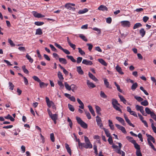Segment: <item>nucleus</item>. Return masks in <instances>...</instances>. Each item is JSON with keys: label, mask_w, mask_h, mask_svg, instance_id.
<instances>
[{"label": "nucleus", "mask_w": 156, "mask_h": 156, "mask_svg": "<svg viewBox=\"0 0 156 156\" xmlns=\"http://www.w3.org/2000/svg\"><path fill=\"white\" fill-rule=\"evenodd\" d=\"M76 119L78 123L80 125V126L82 127L84 129L87 128V124L84 122L80 117H76Z\"/></svg>", "instance_id": "nucleus-1"}, {"label": "nucleus", "mask_w": 156, "mask_h": 156, "mask_svg": "<svg viewBox=\"0 0 156 156\" xmlns=\"http://www.w3.org/2000/svg\"><path fill=\"white\" fill-rule=\"evenodd\" d=\"M47 111L49 116L52 120L57 119L58 117L57 114H53L49 109H48Z\"/></svg>", "instance_id": "nucleus-2"}, {"label": "nucleus", "mask_w": 156, "mask_h": 156, "mask_svg": "<svg viewBox=\"0 0 156 156\" xmlns=\"http://www.w3.org/2000/svg\"><path fill=\"white\" fill-rule=\"evenodd\" d=\"M96 121L97 122V125L99 126L100 128L102 129L103 128H104L101 119L98 116H97L96 117Z\"/></svg>", "instance_id": "nucleus-3"}, {"label": "nucleus", "mask_w": 156, "mask_h": 156, "mask_svg": "<svg viewBox=\"0 0 156 156\" xmlns=\"http://www.w3.org/2000/svg\"><path fill=\"white\" fill-rule=\"evenodd\" d=\"M121 26L123 27H129L130 26V22L129 21H122L121 22Z\"/></svg>", "instance_id": "nucleus-4"}, {"label": "nucleus", "mask_w": 156, "mask_h": 156, "mask_svg": "<svg viewBox=\"0 0 156 156\" xmlns=\"http://www.w3.org/2000/svg\"><path fill=\"white\" fill-rule=\"evenodd\" d=\"M64 95L66 97L68 98L71 101L73 102L76 101V99L74 96H71V95L67 93H65Z\"/></svg>", "instance_id": "nucleus-5"}, {"label": "nucleus", "mask_w": 156, "mask_h": 156, "mask_svg": "<svg viewBox=\"0 0 156 156\" xmlns=\"http://www.w3.org/2000/svg\"><path fill=\"white\" fill-rule=\"evenodd\" d=\"M32 12L34 16L36 18H40L43 17L44 16V15H43L41 13H38L35 11H33Z\"/></svg>", "instance_id": "nucleus-6"}, {"label": "nucleus", "mask_w": 156, "mask_h": 156, "mask_svg": "<svg viewBox=\"0 0 156 156\" xmlns=\"http://www.w3.org/2000/svg\"><path fill=\"white\" fill-rule=\"evenodd\" d=\"M98 9L103 11H107L108 10V8L105 6L103 5H100L98 7Z\"/></svg>", "instance_id": "nucleus-7"}, {"label": "nucleus", "mask_w": 156, "mask_h": 156, "mask_svg": "<svg viewBox=\"0 0 156 156\" xmlns=\"http://www.w3.org/2000/svg\"><path fill=\"white\" fill-rule=\"evenodd\" d=\"M87 84L89 88H94L96 87V86L89 80H87Z\"/></svg>", "instance_id": "nucleus-8"}, {"label": "nucleus", "mask_w": 156, "mask_h": 156, "mask_svg": "<svg viewBox=\"0 0 156 156\" xmlns=\"http://www.w3.org/2000/svg\"><path fill=\"white\" fill-rule=\"evenodd\" d=\"M82 63L84 64L89 66H91L93 64L92 61H88L86 59H83L82 61Z\"/></svg>", "instance_id": "nucleus-9"}, {"label": "nucleus", "mask_w": 156, "mask_h": 156, "mask_svg": "<svg viewBox=\"0 0 156 156\" xmlns=\"http://www.w3.org/2000/svg\"><path fill=\"white\" fill-rule=\"evenodd\" d=\"M116 119L120 122L123 125L125 126L126 124L124 120L122 118L119 117H116Z\"/></svg>", "instance_id": "nucleus-10"}, {"label": "nucleus", "mask_w": 156, "mask_h": 156, "mask_svg": "<svg viewBox=\"0 0 156 156\" xmlns=\"http://www.w3.org/2000/svg\"><path fill=\"white\" fill-rule=\"evenodd\" d=\"M77 101L78 103L80 105L79 106V108L82 109H83L84 108V105L82 102L79 98L77 99Z\"/></svg>", "instance_id": "nucleus-11"}, {"label": "nucleus", "mask_w": 156, "mask_h": 156, "mask_svg": "<svg viewBox=\"0 0 156 156\" xmlns=\"http://www.w3.org/2000/svg\"><path fill=\"white\" fill-rule=\"evenodd\" d=\"M88 75L89 77L94 81L96 82L98 80L95 76L90 72L88 73Z\"/></svg>", "instance_id": "nucleus-12"}, {"label": "nucleus", "mask_w": 156, "mask_h": 156, "mask_svg": "<svg viewBox=\"0 0 156 156\" xmlns=\"http://www.w3.org/2000/svg\"><path fill=\"white\" fill-rule=\"evenodd\" d=\"M116 71L120 74L122 75L124 74L123 72L122 71V69L119 66L117 65L115 67Z\"/></svg>", "instance_id": "nucleus-13"}, {"label": "nucleus", "mask_w": 156, "mask_h": 156, "mask_svg": "<svg viewBox=\"0 0 156 156\" xmlns=\"http://www.w3.org/2000/svg\"><path fill=\"white\" fill-rule=\"evenodd\" d=\"M104 84L105 86L107 88L111 89L112 87L111 86H109V83L108 81V80L106 79L105 78L104 80Z\"/></svg>", "instance_id": "nucleus-14"}, {"label": "nucleus", "mask_w": 156, "mask_h": 156, "mask_svg": "<svg viewBox=\"0 0 156 156\" xmlns=\"http://www.w3.org/2000/svg\"><path fill=\"white\" fill-rule=\"evenodd\" d=\"M139 33L142 37H143L145 34L146 31L144 28H142L139 31Z\"/></svg>", "instance_id": "nucleus-15"}, {"label": "nucleus", "mask_w": 156, "mask_h": 156, "mask_svg": "<svg viewBox=\"0 0 156 156\" xmlns=\"http://www.w3.org/2000/svg\"><path fill=\"white\" fill-rule=\"evenodd\" d=\"M77 71L78 73L80 75H83L84 74V72L82 70L81 66H78L76 68Z\"/></svg>", "instance_id": "nucleus-16"}, {"label": "nucleus", "mask_w": 156, "mask_h": 156, "mask_svg": "<svg viewBox=\"0 0 156 156\" xmlns=\"http://www.w3.org/2000/svg\"><path fill=\"white\" fill-rule=\"evenodd\" d=\"M134 147L137 150L136 151H140V146L136 143L135 141L133 144Z\"/></svg>", "instance_id": "nucleus-17"}, {"label": "nucleus", "mask_w": 156, "mask_h": 156, "mask_svg": "<svg viewBox=\"0 0 156 156\" xmlns=\"http://www.w3.org/2000/svg\"><path fill=\"white\" fill-rule=\"evenodd\" d=\"M88 107L90 111V112L92 115L93 116H95V113L91 105H89L88 106Z\"/></svg>", "instance_id": "nucleus-18"}, {"label": "nucleus", "mask_w": 156, "mask_h": 156, "mask_svg": "<svg viewBox=\"0 0 156 156\" xmlns=\"http://www.w3.org/2000/svg\"><path fill=\"white\" fill-rule=\"evenodd\" d=\"M84 148L86 149L92 148V145L90 142L86 143V145L84 146Z\"/></svg>", "instance_id": "nucleus-19"}, {"label": "nucleus", "mask_w": 156, "mask_h": 156, "mask_svg": "<svg viewBox=\"0 0 156 156\" xmlns=\"http://www.w3.org/2000/svg\"><path fill=\"white\" fill-rule=\"evenodd\" d=\"M112 104L113 106H114V105H117L119 106L120 105V104L118 103V101L115 99H112Z\"/></svg>", "instance_id": "nucleus-20"}, {"label": "nucleus", "mask_w": 156, "mask_h": 156, "mask_svg": "<svg viewBox=\"0 0 156 156\" xmlns=\"http://www.w3.org/2000/svg\"><path fill=\"white\" fill-rule=\"evenodd\" d=\"M65 147L66 149L67 150V152L69 154L71 155V151L70 147H69V145L67 144H65Z\"/></svg>", "instance_id": "nucleus-21"}, {"label": "nucleus", "mask_w": 156, "mask_h": 156, "mask_svg": "<svg viewBox=\"0 0 156 156\" xmlns=\"http://www.w3.org/2000/svg\"><path fill=\"white\" fill-rule=\"evenodd\" d=\"M126 139L130 142L133 144L136 141L133 139V137L130 136H126Z\"/></svg>", "instance_id": "nucleus-22"}, {"label": "nucleus", "mask_w": 156, "mask_h": 156, "mask_svg": "<svg viewBox=\"0 0 156 156\" xmlns=\"http://www.w3.org/2000/svg\"><path fill=\"white\" fill-rule=\"evenodd\" d=\"M58 76L60 80H63L64 78L62 75V73L60 71H58Z\"/></svg>", "instance_id": "nucleus-23"}, {"label": "nucleus", "mask_w": 156, "mask_h": 156, "mask_svg": "<svg viewBox=\"0 0 156 156\" xmlns=\"http://www.w3.org/2000/svg\"><path fill=\"white\" fill-rule=\"evenodd\" d=\"M142 26V25L141 23H137L134 25L133 27V29H135L139 27H141Z\"/></svg>", "instance_id": "nucleus-24"}, {"label": "nucleus", "mask_w": 156, "mask_h": 156, "mask_svg": "<svg viewBox=\"0 0 156 156\" xmlns=\"http://www.w3.org/2000/svg\"><path fill=\"white\" fill-rule=\"evenodd\" d=\"M88 11V10L87 9L85 8L83 10H80L78 12V13L79 14H82L87 12Z\"/></svg>", "instance_id": "nucleus-25"}, {"label": "nucleus", "mask_w": 156, "mask_h": 156, "mask_svg": "<svg viewBox=\"0 0 156 156\" xmlns=\"http://www.w3.org/2000/svg\"><path fill=\"white\" fill-rule=\"evenodd\" d=\"M146 136L147 137V140L148 142H151V141L154 138V137L151 135L147 133L146 134Z\"/></svg>", "instance_id": "nucleus-26"}, {"label": "nucleus", "mask_w": 156, "mask_h": 156, "mask_svg": "<svg viewBox=\"0 0 156 156\" xmlns=\"http://www.w3.org/2000/svg\"><path fill=\"white\" fill-rule=\"evenodd\" d=\"M4 118L6 119H9L11 121L13 122L15 119L9 114H8L7 116H5Z\"/></svg>", "instance_id": "nucleus-27"}, {"label": "nucleus", "mask_w": 156, "mask_h": 156, "mask_svg": "<svg viewBox=\"0 0 156 156\" xmlns=\"http://www.w3.org/2000/svg\"><path fill=\"white\" fill-rule=\"evenodd\" d=\"M108 124L109 126L110 127V129L112 130H113L114 129V125L113 124V123L112 121L110 120H109L108 121Z\"/></svg>", "instance_id": "nucleus-28"}, {"label": "nucleus", "mask_w": 156, "mask_h": 156, "mask_svg": "<svg viewBox=\"0 0 156 156\" xmlns=\"http://www.w3.org/2000/svg\"><path fill=\"white\" fill-rule=\"evenodd\" d=\"M59 61L60 62L64 64H66L67 63L66 59L64 58H59Z\"/></svg>", "instance_id": "nucleus-29"}, {"label": "nucleus", "mask_w": 156, "mask_h": 156, "mask_svg": "<svg viewBox=\"0 0 156 156\" xmlns=\"http://www.w3.org/2000/svg\"><path fill=\"white\" fill-rule=\"evenodd\" d=\"M117 153L119 154H122L121 156H125V153L122 151H121L120 149H118L116 151H115Z\"/></svg>", "instance_id": "nucleus-30"}, {"label": "nucleus", "mask_w": 156, "mask_h": 156, "mask_svg": "<svg viewBox=\"0 0 156 156\" xmlns=\"http://www.w3.org/2000/svg\"><path fill=\"white\" fill-rule=\"evenodd\" d=\"M104 131L105 134L107 137H109L111 136H110V134L109 132V131L107 129H106L105 128H103L102 129Z\"/></svg>", "instance_id": "nucleus-31"}, {"label": "nucleus", "mask_w": 156, "mask_h": 156, "mask_svg": "<svg viewBox=\"0 0 156 156\" xmlns=\"http://www.w3.org/2000/svg\"><path fill=\"white\" fill-rule=\"evenodd\" d=\"M71 90L73 92H74L75 90H76L77 89V87L76 85L72 84L71 85Z\"/></svg>", "instance_id": "nucleus-32"}, {"label": "nucleus", "mask_w": 156, "mask_h": 156, "mask_svg": "<svg viewBox=\"0 0 156 156\" xmlns=\"http://www.w3.org/2000/svg\"><path fill=\"white\" fill-rule=\"evenodd\" d=\"M64 85L66 88L68 90H71V85L69 86L67 82H65L64 83Z\"/></svg>", "instance_id": "nucleus-33"}, {"label": "nucleus", "mask_w": 156, "mask_h": 156, "mask_svg": "<svg viewBox=\"0 0 156 156\" xmlns=\"http://www.w3.org/2000/svg\"><path fill=\"white\" fill-rule=\"evenodd\" d=\"M26 57L28 59L29 62L32 63L33 62L34 60L27 53L26 56Z\"/></svg>", "instance_id": "nucleus-34"}, {"label": "nucleus", "mask_w": 156, "mask_h": 156, "mask_svg": "<svg viewBox=\"0 0 156 156\" xmlns=\"http://www.w3.org/2000/svg\"><path fill=\"white\" fill-rule=\"evenodd\" d=\"M119 98L120 99V101H122L123 103H124V104H126V101L124 98L122 96V95H119Z\"/></svg>", "instance_id": "nucleus-35"}, {"label": "nucleus", "mask_w": 156, "mask_h": 156, "mask_svg": "<svg viewBox=\"0 0 156 156\" xmlns=\"http://www.w3.org/2000/svg\"><path fill=\"white\" fill-rule=\"evenodd\" d=\"M43 33L41 29L40 28H38L36 30V34L37 35H41Z\"/></svg>", "instance_id": "nucleus-36"}, {"label": "nucleus", "mask_w": 156, "mask_h": 156, "mask_svg": "<svg viewBox=\"0 0 156 156\" xmlns=\"http://www.w3.org/2000/svg\"><path fill=\"white\" fill-rule=\"evenodd\" d=\"M138 86V84L137 83H133V84L131 86V89L133 90H135Z\"/></svg>", "instance_id": "nucleus-37"}, {"label": "nucleus", "mask_w": 156, "mask_h": 156, "mask_svg": "<svg viewBox=\"0 0 156 156\" xmlns=\"http://www.w3.org/2000/svg\"><path fill=\"white\" fill-rule=\"evenodd\" d=\"M145 111L146 112L148 115H150L152 114V113H153L154 112H151L150 109L147 107L145 109Z\"/></svg>", "instance_id": "nucleus-38"}, {"label": "nucleus", "mask_w": 156, "mask_h": 156, "mask_svg": "<svg viewBox=\"0 0 156 156\" xmlns=\"http://www.w3.org/2000/svg\"><path fill=\"white\" fill-rule=\"evenodd\" d=\"M100 96L104 98H107V96L105 94L104 92L102 91H101L100 92Z\"/></svg>", "instance_id": "nucleus-39"}, {"label": "nucleus", "mask_w": 156, "mask_h": 156, "mask_svg": "<svg viewBox=\"0 0 156 156\" xmlns=\"http://www.w3.org/2000/svg\"><path fill=\"white\" fill-rule=\"evenodd\" d=\"M66 57L70 59L72 62H76V60L74 59L73 57L71 55H67Z\"/></svg>", "instance_id": "nucleus-40"}, {"label": "nucleus", "mask_w": 156, "mask_h": 156, "mask_svg": "<svg viewBox=\"0 0 156 156\" xmlns=\"http://www.w3.org/2000/svg\"><path fill=\"white\" fill-rule=\"evenodd\" d=\"M86 145V143H81L80 142L78 144V146L80 149H82L83 147L84 148V146Z\"/></svg>", "instance_id": "nucleus-41"}, {"label": "nucleus", "mask_w": 156, "mask_h": 156, "mask_svg": "<svg viewBox=\"0 0 156 156\" xmlns=\"http://www.w3.org/2000/svg\"><path fill=\"white\" fill-rule=\"evenodd\" d=\"M114 105L113 107L117 111H119L120 113H122V112L121 109L117 105Z\"/></svg>", "instance_id": "nucleus-42"}, {"label": "nucleus", "mask_w": 156, "mask_h": 156, "mask_svg": "<svg viewBox=\"0 0 156 156\" xmlns=\"http://www.w3.org/2000/svg\"><path fill=\"white\" fill-rule=\"evenodd\" d=\"M79 37L83 40L85 41H87V38L83 34H80L79 35Z\"/></svg>", "instance_id": "nucleus-43"}, {"label": "nucleus", "mask_w": 156, "mask_h": 156, "mask_svg": "<svg viewBox=\"0 0 156 156\" xmlns=\"http://www.w3.org/2000/svg\"><path fill=\"white\" fill-rule=\"evenodd\" d=\"M99 61L100 63H101L102 65H103L104 66H106L107 65V63L102 59H99Z\"/></svg>", "instance_id": "nucleus-44"}, {"label": "nucleus", "mask_w": 156, "mask_h": 156, "mask_svg": "<svg viewBox=\"0 0 156 156\" xmlns=\"http://www.w3.org/2000/svg\"><path fill=\"white\" fill-rule=\"evenodd\" d=\"M148 102L147 100H145L144 101L141 102V104L144 106H147L148 105Z\"/></svg>", "instance_id": "nucleus-45"}, {"label": "nucleus", "mask_w": 156, "mask_h": 156, "mask_svg": "<svg viewBox=\"0 0 156 156\" xmlns=\"http://www.w3.org/2000/svg\"><path fill=\"white\" fill-rule=\"evenodd\" d=\"M134 98L136 99L138 101L140 102L143 100V99L141 98V97L139 96H134Z\"/></svg>", "instance_id": "nucleus-46"}, {"label": "nucleus", "mask_w": 156, "mask_h": 156, "mask_svg": "<svg viewBox=\"0 0 156 156\" xmlns=\"http://www.w3.org/2000/svg\"><path fill=\"white\" fill-rule=\"evenodd\" d=\"M78 50L79 52L82 55H84L85 54V52L81 49L80 48H78Z\"/></svg>", "instance_id": "nucleus-47"}, {"label": "nucleus", "mask_w": 156, "mask_h": 156, "mask_svg": "<svg viewBox=\"0 0 156 156\" xmlns=\"http://www.w3.org/2000/svg\"><path fill=\"white\" fill-rule=\"evenodd\" d=\"M68 107L69 109L72 112H74V111L75 108L72 105L69 104H68Z\"/></svg>", "instance_id": "nucleus-48"}, {"label": "nucleus", "mask_w": 156, "mask_h": 156, "mask_svg": "<svg viewBox=\"0 0 156 156\" xmlns=\"http://www.w3.org/2000/svg\"><path fill=\"white\" fill-rule=\"evenodd\" d=\"M22 69L23 72L26 74H28L29 72L28 70L26 68V66L25 65L22 66Z\"/></svg>", "instance_id": "nucleus-49"}, {"label": "nucleus", "mask_w": 156, "mask_h": 156, "mask_svg": "<svg viewBox=\"0 0 156 156\" xmlns=\"http://www.w3.org/2000/svg\"><path fill=\"white\" fill-rule=\"evenodd\" d=\"M115 85L117 87V89L118 91L120 92H122V90L120 88V86L116 82L114 83Z\"/></svg>", "instance_id": "nucleus-50"}, {"label": "nucleus", "mask_w": 156, "mask_h": 156, "mask_svg": "<svg viewBox=\"0 0 156 156\" xmlns=\"http://www.w3.org/2000/svg\"><path fill=\"white\" fill-rule=\"evenodd\" d=\"M136 108L137 111H140L141 110L144 109V107L142 106H140L138 105H136Z\"/></svg>", "instance_id": "nucleus-51"}, {"label": "nucleus", "mask_w": 156, "mask_h": 156, "mask_svg": "<svg viewBox=\"0 0 156 156\" xmlns=\"http://www.w3.org/2000/svg\"><path fill=\"white\" fill-rule=\"evenodd\" d=\"M9 89L12 90H13L14 87V85L12 84V83L11 82H9Z\"/></svg>", "instance_id": "nucleus-52"}, {"label": "nucleus", "mask_w": 156, "mask_h": 156, "mask_svg": "<svg viewBox=\"0 0 156 156\" xmlns=\"http://www.w3.org/2000/svg\"><path fill=\"white\" fill-rule=\"evenodd\" d=\"M44 23L43 22H39V21H37L35 22L34 23V24L35 25L37 26H41L43 25Z\"/></svg>", "instance_id": "nucleus-53"}, {"label": "nucleus", "mask_w": 156, "mask_h": 156, "mask_svg": "<svg viewBox=\"0 0 156 156\" xmlns=\"http://www.w3.org/2000/svg\"><path fill=\"white\" fill-rule=\"evenodd\" d=\"M32 78L36 81L38 82H40L41 80L38 78V77L34 76L32 77Z\"/></svg>", "instance_id": "nucleus-54"}, {"label": "nucleus", "mask_w": 156, "mask_h": 156, "mask_svg": "<svg viewBox=\"0 0 156 156\" xmlns=\"http://www.w3.org/2000/svg\"><path fill=\"white\" fill-rule=\"evenodd\" d=\"M70 4V3H68L66 4L65 6V7L67 9L71 10L72 7Z\"/></svg>", "instance_id": "nucleus-55"}, {"label": "nucleus", "mask_w": 156, "mask_h": 156, "mask_svg": "<svg viewBox=\"0 0 156 156\" xmlns=\"http://www.w3.org/2000/svg\"><path fill=\"white\" fill-rule=\"evenodd\" d=\"M50 47L51 48V50L55 52H57L56 49L54 47V46L51 44L49 45Z\"/></svg>", "instance_id": "nucleus-56"}, {"label": "nucleus", "mask_w": 156, "mask_h": 156, "mask_svg": "<svg viewBox=\"0 0 156 156\" xmlns=\"http://www.w3.org/2000/svg\"><path fill=\"white\" fill-rule=\"evenodd\" d=\"M85 113L87 116V118L88 119H90L91 118V115L88 112H87V111H85Z\"/></svg>", "instance_id": "nucleus-57"}, {"label": "nucleus", "mask_w": 156, "mask_h": 156, "mask_svg": "<svg viewBox=\"0 0 156 156\" xmlns=\"http://www.w3.org/2000/svg\"><path fill=\"white\" fill-rule=\"evenodd\" d=\"M50 139L52 142H54L55 141V137L53 133H51L50 134Z\"/></svg>", "instance_id": "nucleus-58"}, {"label": "nucleus", "mask_w": 156, "mask_h": 156, "mask_svg": "<svg viewBox=\"0 0 156 156\" xmlns=\"http://www.w3.org/2000/svg\"><path fill=\"white\" fill-rule=\"evenodd\" d=\"M61 81L60 80H58V84L60 87L63 88L64 87V86Z\"/></svg>", "instance_id": "nucleus-59"}, {"label": "nucleus", "mask_w": 156, "mask_h": 156, "mask_svg": "<svg viewBox=\"0 0 156 156\" xmlns=\"http://www.w3.org/2000/svg\"><path fill=\"white\" fill-rule=\"evenodd\" d=\"M87 45L88 46V50L90 51H91L93 47V45L91 44H87Z\"/></svg>", "instance_id": "nucleus-60"}, {"label": "nucleus", "mask_w": 156, "mask_h": 156, "mask_svg": "<svg viewBox=\"0 0 156 156\" xmlns=\"http://www.w3.org/2000/svg\"><path fill=\"white\" fill-rule=\"evenodd\" d=\"M96 112L97 114H99L101 109V108L98 106H96L95 107Z\"/></svg>", "instance_id": "nucleus-61"}, {"label": "nucleus", "mask_w": 156, "mask_h": 156, "mask_svg": "<svg viewBox=\"0 0 156 156\" xmlns=\"http://www.w3.org/2000/svg\"><path fill=\"white\" fill-rule=\"evenodd\" d=\"M149 145L152 148L154 151H156V149L154 147V145H153L152 143L151 142H148Z\"/></svg>", "instance_id": "nucleus-62"}, {"label": "nucleus", "mask_w": 156, "mask_h": 156, "mask_svg": "<svg viewBox=\"0 0 156 156\" xmlns=\"http://www.w3.org/2000/svg\"><path fill=\"white\" fill-rule=\"evenodd\" d=\"M112 21V19L111 17H109L107 18L106 19V22L109 24H110L111 23Z\"/></svg>", "instance_id": "nucleus-63"}, {"label": "nucleus", "mask_w": 156, "mask_h": 156, "mask_svg": "<svg viewBox=\"0 0 156 156\" xmlns=\"http://www.w3.org/2000/svg\"><path fill=\"white\" fill-rule=\"evenodd\" d=\"M151 116L152 119L156 121V115L155 114L154 112L151 114Z\"/></svg>", "instance_id": "nucleus-64"}]
</instances>
